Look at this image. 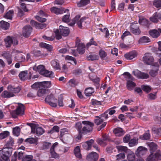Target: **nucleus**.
I'll list each match as a JSON object with an SVG mask.
<instances>
[{
	"label": "nucleus",
	"instance_id": "obj_5",
	"mask_svg": "<svg viewBox=\"0 0 161 161\" xmlns=\"http://www.w3.org/2000/svg\"><path fill=\"white\" fill-rule=\"evenodd\" d=\"M19 105L17 109L11 112V114L14 118H16L18 115H22L24 114V106L23 104L18 103Z\"/></svg>",
	"mask_w": 161,
	"mask_h": 161
},
{
	"label": "nucleus",
	"instance_id": "obj_18",
	"mask_svg": "<svg viewBox=\"0 0 161 161\" xmlns=\"http://www.w3.org/2000/svg\"><path fill=\"white\" fill-rule=\"evenodd\" d=\"M30 23L33 26H35L38 29H42L46 27V25L41 23H38L34 20H31Z\"/></svg>",
	"mask_w": 161,
	"mask_h": 161
},
{
	"label": "nucleus",
	"instance_id": "obj_57",
	"mask_svg": "<svg viewBox=\"0 0 161 161\" xmlns=\"http://www.w3.org/2000/svg\"><path fill=\"white\" fill-rule=\"evenodd\" d=\"M92 45H94L95 46H97L98 45L96 42L94 41L93 38H92L90 40V42L87 43L86 46L88 47Z\"/></svg>",
	"mask_w": 161,
	"mask_h": 161
},
{
	"label": "nucleus",
	"instance_id": "obj_21",
	"mask_svg": "<svg viewBox=\"0 0 161 161\" xmlns=\"http://www.w3.org/2000/svg\"><path fill=\"white\" fill-rule=\"evenodd\" d=\"M51 11L57 14H61L63 13L64 10L62 8H58L56 7H53L51 8Z\"/></svg>",
	"mask_w": 161,
	"mask_h": 161
},
{
	"label": "nucleus",
	"instance_id": "obj_11",
	"mask_svg": "<svg viewBox=\"0 0 161 161\" xmlns=\"http://www.w3.org/2000/svg\"><path fill=\"white\" fill-rule=\"evenodd\" d=\"M98 158V154L93 152L88 154L86 157V159L88 161H97Z\"/></svg>",
	"mask_w": 161,
	"mask_h": 161
},
{
	"label": "nucleus",
	"instance_id": "obj_31",
	"mask_svg": "<svg viewBox=\"0 0 161 161\" xmlns=\"http://www.w3.org/2000/svg\"><path fill=\"white\" fill-rule=\"evenodd\" d=\"M14 96V94L11 91H4L2 93V96L4 97L9 98Z\"/></svg>",
	"mask_w": 161,
	"mask_h": 161
},
{
	"label": "nucleus",
	"instance_id": "obj_40",
	"mask_svg": "<svg viewBox=\"0 0 161 161\" xmlns=\"http://www.w3.org/2000/svg\"><path fill=\"white\" fill-rule=\"evenodd\" d=\"M139 22L141 25H147L148 24V21L145 18H141L139 19Z\"/></svg>",
	"mask_w": 161,
	"mask_h": 161
},
{
	"label": "nucleus",
	"instance_id": "obj_46",
	"mask_svg": "<svg viewBox=\"0 0 161 161\" xmlns=\"http://www.w3.org/2000/svg\"><path fill=\"white\" fill-rule=\"evenodd\" d=\"M46 70L44 66L42 65H40L37 67V71L41 75Z\"/></svg>",
	"mask_w": 161,
	"mask_h": 161
},
{
	"label": "nucleus",
	"instance_id": "obj_53",
	"mask_svg": "<svg viewBox=\"0 0 161 161\" xmlns=\"http://www.w3.org/2000/svg\"><path fill=\"white\" fill-rule=\"evenodd\" d=\"M150 135L149 133H145L142 136H140V138L142 140H147L150 139Z\"/></svg>",
	"mask_w": 161,
	"mask_h": 161
},
{
	"label": "nucleus",
	"instance_id": "obj_4",
	"mask_svg": "<svg viewBox=\"0 0 161 161\" xmlns=\"http://www.w3.org/2000/svg\"><path fill=\"white\" fill-rule=\"evenodd\" d=\"M2 155L1 156L2 159L5 161H9V157L12 153V150L10 147H7L3 149L2 150Z\"/></svg>",
	"mask_w": 161,
	"mask_h": 161
},
{
	"label": "nucleus",
	"instance_id": "obj_54",
	"mask_svg": "<svg viewBox=\"0 0 161 161\" xmlns=\"http://www.w3.org/2000/svg\"><path fill=\"white\" fill-rule=\"evenodd\" d=\"M70 14L69 13L65 15L62 18V20L64 22H68L70 20L69 18Z\"/></svg>",
	"mask_w": 161,
	"mask_h": 161
},
{
	"label": "nucleus",
	"instance_id": "obj_26",
	"mask_svg": "<svg viewBox=\"0 0 161 161\" xmlns=\"http://www.w3.org/2000/svg\"><path fill=\"white\" fill-rule=\"evenodd\" d=\"M136 86V83L133 82L132 80H128L127 82L126 87L129 90H132Z\"/></svg>",
	"mask_w": 161,
	"mask_h": 161
},
{
	"label": "nucleus",
	"instance_id": "obj_50",
	"mask_svg": "<svg viewBox=\"0 0 161 161\" xmlns=\"http://www.w3.org/2000/svg\"><path fill=\"white\" fill-rule=\"evenodd\" d=\"M153 5L156 8L161 7V0H154L153 2Z\"/></svg>",
	"mask_w": 161,
	"mask_h": 161
},
{
	"label": "nucleus",
	"instance_id": "obj_25",
	"mask_svg": "<svg viewBox=\"0 0 161 161\" xmlns=\"http://www.w3.org/2000/svg\"><path fill=\"white\" fill-rule=\"evenodd\" d=\"M12 39L13 37L8 36L4 39L5 46L6 47H10L11 44H13V40H12Z\"/></svg>",
	"mask_w": 161,
	"mask_h": 161
},
{
	"label": "nucleus",
	"instance_id": "obj_6",
	"mask_svg": "<svg viewBox=\"0 0 161 161\" xmlns=\"http://www.w3.org/2000/svg\"><path fill=\"white\" fill-rule=\"evenodd\" d=\"M143 61L148 65H151L153 66L155 63L153 62L154 59L151 54L149 53H145L143 58ZM155 63H156L155 62Z\"/></svg>",
	"mask_w": 161,
	"mask_h": 161
},
{
	"label": "nucleus",
	"instance_id": "obj_59",
	"mask_svg": "<svg viewBox=\"0 0 161 161\" xmlns=\"http://www.w3.org/2000/svg\"><path fill=\"white\" fill-rule=\"evenodd\" d=\"M69 83V85L72 87H75L77 84V82L74 79L70 80Z\"/></svg>",
	"mask_w": 161,
	"mask_h": 161
},
{
	"label": "nucleus",
	"instance_id": "obj_55",
	"mask_svg": "<svg viewBox=\"0 0 161 161\" xmlns=\"http://www.w3.org/2000/svg\"><path fill=\"white\" fill-rule=\"evenodd\" d=\"M20 129L19 127H16L13 129V133L14 135L18 136L19 134Z\"/></svg>",
	"mask_w": 161,
	"mask_h": 161
},
{
	"label": "nucleus",
	"instance_id": "obj_37",
	"mask_svg": "<svg viewBox=\"0 0 161 161\" xmlns=\"http://www.w3.org/2000/svg\"><path fill=\"white\" fill-rule=\"evenodd\" d=\"M40 46L42 47H45L47 49L48 51H51L52 49V47L51 46L46 44L45 43L42 42L40 43Z\"/></svg>",
	"mask_w": 161,
	"mask_h": 161
},
{
	"label": "nucleus",
	"instance_id": "obj_3",
	"mask_svg": "<svg viewBox=\"0 0 161 161\" xmlns=\"http://www.w3.org/2000/svg\"><path fill=\"white\" fill-rule=\"evenodd\" d=\"M82 123L84 125V126L82 127L80 131L81 133L83 134H85L92 131L93 127L94 126L93 123L86 121H83Z\"/></svg>",
	"mask_w": 161,
	"mask_h": 161
},
{
	"label": "nucleus",
	"instance_id": "obj_61",
	"mask_svg": "<svg viewBox=\"0 0 161 161\" xmlns=\"http://www.w3.org/2000/svg\"><path fill=\"white\" fill-rule=\"evenodd\" d=\"M65 59L66 60H71L75 64H77V62L75 59L72 56H66L65 57Z\"/></svg>",
	"mask_w": 161,
	"mask_h": 161
},
{
	"label": "nucleus",
	"instance_id": "obj_43",
	"mask_svg": "<svg viewBox=\"0 0 161 161\" xmlns=\"http://www.w3.org/2000/svg\"><path fill=\"white\" fill-rule=\"evenodd\" d=\"M90 3V0H81L78 5L79 7H82Z\"/></svg>",
	"mask_w": 161,
	"mask_h": 161
},
{
	"label": "nucleus",
	"instance_id": "obj_39",
	"mask_svg": "<svg viewBox=\"0 0 161 161\" xmlns=\"http://www.w3.org/2000/svg\"><path fill=\"white\" fill-rule=\"evenodd\" d=\"M13 14L14 11L10 10L6 13L4 17L8 19H12Z\"/></svg>",
	"mask_w": 161,
	"mask_h": 161
},
{
	"label": "nucleus",
	"instance_id": "obj_62",
	"mask_svg": "<svg viewBox=\"0 0 161 161\" xmlns=\"http://www.w3.org/2000/svg\"><path fill=\"white\" fill-rule=\"evenodd\" d=\"M158 17L157 15H156V13H154L153 16L150 18V20L153 22H157L158 21Z\"/></svg>",
	"mask_w": 161,
	"mask_h": 161
},
{
	"label": "nucleus",
	"instance_id": "obj_49",
	"mask_svg": "<svg viewBox=\"0 0 161 161\" xmlns=\"http://www.w3.org/2000/svg\"><path fill=\"white\" fill-rule=\"evenodd\" d=\"M127 158L129 161H133L135 158V154L131 152L127 155Z\"/></svg>",
	"mask_w": 161,
	"mask_h": 161
},
{
	"label": "nucleus",
	"instance_id": "obj_33",
	"mask_svg": "<svg viewBox=\"0 0 161 161\" xmlns=\"http://www.w3.org/2000/svg\"><path fill=\"white\" fill-rule=\"evenodd\" d=\"M8 90L11 92L13 93H16L19 92L20 90V88L19 87H17L16 88H14L11 86H9L8 87Z\"/></svg>",
	"mask_w": 161,
	"mask_h": 161
},
{
	"label": "nucleus",
	"instance_id": "obj_36",
	"mask_svg": "<svg viewBox=\"0 0 161 161\" xmlns=\"http://www.w3.org/2000/svg\"><path fill=\"white\" fill-rule=\"evenodd\" d=\"M123 75L124 77L127 80V82L128 81V80H133V77L128 72H125Z\"/></svg>",
	"mask_w": 161,
	"mask_h": 161
},
{
	"label": "nucleus",
	"instance_id": "obj_14",
	"mask_svg": "<svg viewBox=\"0 0 161 161\" xmlns=\"http://www.w3.org/2000/svg\"><path fill=\"white\" fill-rule=\"evenodd\" d=\"M94 140L92 139L87 141L83 143L82 145V147L84 149L86 150H89L91 149L92 145L94 143Z\"/></svg>",
	"mask_w": 161,
	"mask_h": 161
},
{
	"label": "nucleus",
	"instance_id": "obj_23",
	"mask_svg": "<svg viewBox=\"0 0 161 161\" xmlns=\"http://www.w3.org/2000/svg\"><path fill=\"white\" fill-rule=\"evenodd\" d=\"M99 58V57L98 55L92 53L88 55L87 57V59L88 60L94 61L98 60Z\"/></svg>",
	"mask_w": 161,
	"mask_h": 161
},
{
	"label": "nucleus",
	"instance_id": "obj_16",
	"mask_svg": "<svg viewBox=\"0 0 161 161\" xmlns=\"http://www.w3.org/2000/svg\"><path fill=\"white\" fill-rule=\"evenodd\" d=\"M151 41L149 38L146 36H143L140 38L138 41V43L142 45H145Z\"/></svg>",
	"mask_w": 161,
	"mask_h": 161
},
{
	"label": "nucleus",
	"instance_id": "obj_24",
	"mask_svg": "<svg viewBox=\"0 0 161 161\" xmlns=\"http://www.w3.org/2000/svg\"><path fill=\"white\" fill-rule=\"evenodd\" d=\"M85 19L84 18H81L78 19L76 23H77L78 27L80 28H82V27L85 26L86 21H85Z\"/></svg>",
	"mask_w": 161,
	"mask_h": 161
},
{
	"label": "nucleus",
	"instance_id": "obj_52",
	"mask_svg": "<svg viewBox=\"0 0 161 161\" xmlns=\"http://www.w3.org/2000/svg\"><path fill=\"white\" fill-rule=\"evenodd\" d=\"M59 128L58 126L55 125L52 128L49 130L48 132V133L52 134L54 132H58L59 131Z\"/></svg>",
	"mask_w": 161,
	"mask_h": 161
},
{
	"label": "nucleus",
	"instance_id": "obj_47",
	"mask_svg": "<svg viewBox=\"0 0 161 161\" xmlns=\"http://www.w3.org/2000/svg\"><path fill=\"white\" fill-rule=\"evenodd\" d=\"M99 54L100 58L102 59H104L107 56L106 53L102 49H101L99 50Z\"/></svg>",
	"mask_w": 161,
	"mask_h": 161
},
{
	"label": "nucleus",
	"instance_id": "obj_22",
	"mask_svg": "<svg viewBox=\"0 0 161 161\" xmlns=\"http://www.w3.org/2000/svg\"><path fill=\"white\" fill-rule=\"evenodd\" d=\"M136 56V52L135 51H132L129 53L125 54V58L127 59H132Z\"/></svg>",
	"mask_w": 161,
	"mask_h": 161
},
{
	"label": "nucleus",
	"instance_id": "obj_12",
	"mask_svg": "<svg viewBox=\"0 0 161 161\" xmlns=\"http://www.w3.org/2000/svg\"><path fill=\"white\" fill-rule=\"evenodd\" d=\"M147 149L142 146L139 147L136 152L137 156L141 157L144 155L147 152Z\"/></svg>",
	"mask_w": 161,
	"mask_h": 161
},
{
	"label": "nucleus",
	"instance_id": "obj_38",
	"mask_svg": "<svg viewBox=\"0 0 161 161\" xmlns=\"http://www.w3.org/2000/svg\"><path fill=\"white\" fill-rule=\"evenodd\" d=\"M41 84V87L44 88H49L51 86V83L50 81H44L40 82Z\"/></svg>",
	"mask_w": 161,
	"mask_h": 161
},
{
	"label": "nucleus",
	"instance_id": "obj_8",
	"mask_svg": "<svg viewBox=\"0 0 161 161\" xmlns=\"http://www.w3.org/2000/svg\"><path fill=\"white\" fill-rule=\"evenodd\" d=\"M76 46H77V51L80 54H83L85 52V45L84 43L80 42L79 39L76 42Z\"/></svg>",
	"mask_w": 161,
	"mask_h": 161
},
{
	"label": "nucleus",
	"instance_id": "obj_42",
	"mask_svg": "<svg viewBox=\"0 0 161 161\" xmlns=\"http://www.w3.org/2000/svg\"><path fill=\"white\" fill-rule=\"evenodd\" d=\"M138 143V139H132L130 140L129 142V145L130 147H133L136 145Z\"/></svg>",
	"mask_w": 161,
	"mask_h": 161
},
{
	"label": "nucleus",
	"instance_id": "obj_51",
	"mask_svg": "<svg viewBox=\"0 0 161 161\" xmlns=\"http://www.w3.org/2000/svg\"><path fill=\"white\" fill-rule=\"evenodd\" d=\"M33 156L31 155H26L24 157L22 161H33L32 160Z\"/></svg>",
	"mask_w": 161,
	"mask_h": 161
},
{
	"label": "nucleus",
	"instance_id": "obj_32",
	"mask_svg": "<svg viewBox=\"0 0 161 161\" xmlns=\"http://www.w3.org/2000/svg\"><path fill=\"white\" fill-rule=\"evenodd\" d=\"M44 76L49 78H53L54 77V73L52 71H49L46 70H45L43 73L42 74Z\"/></svg>",
	"mask_w": 161,
	"mask_h": 161
},
{
	"label": "nucleus",
	"instance_id": "obj_48",
	"mask_svg": "<svg viewBox=\"0 0 161 161\" xmlns=\"http://www.w3.org/2000/svg\"><path fill=\"white\" fill-rule=\"evenodd\" d=\"M9 132L7 131H3L2 133L0 134V139H3L9 136Z\"/></svg>",
	"mask_w": 161,
	"mask_h": 161
},
{
	"label": "nucleus",
	"instance_id": "obj_63",
	"mask_svg": "<svg viewBox=\"0 0 161 161\" xmlns=\"http://www.w3.org/2000/svg\"><path fill=\"white\" fill-rule=\"evenodd\" d=\"M14 144V140L11 137L9 138V140L8 141L6 144V146L8 147H11Z\"/></svg>",
	"mask_w": 161,
	"mask_h": 161
},
{
	"label": "nucleus",
	"instance_id": "obj_30",
	"mask_svg": "<svg viewBox=\"0 0 161 161\" xmlns=\"http://www.w3.org/2000/svg\"><path fill=\"white\" fill-rule=\"evenodd\" d=\"M130 30L135 35H139L140 33V31L138 28L134 25H131Z\"/></svg>",
	"mask_w": 161,
	"mask_h": 161
},
{
	"label": "nucleus",
	"instance_id": "obj_27",
	"mask_svg": "<svg viewBox=\"0 0 161 161\" xmlns=\"http://www.w3.org/2000/svg\"><path fill=\"white\" fill-rule=\"evenodd\" d=\"M28 71H24L21 72L19 74V77L22 80H25L27 78Z\"/></svg>",
	"mask_w": 161,
	"mask_h": 161
},
{
	"label": "nucleus",
	"instance_id": "obj_17",
	"mask_svg": "<svg viewBox=\"0 0 161 161\" xmlns=\"http://www.w3.org/2000/svg\"><path fill=\"white\" fill-rule=\"evenodd\" d=\"M113 132L115 135L118 136H122L125 134L124 131L123 129L119 127L114 129L113 130Z\"/></svg>",
	"mask_w": 161,
	"mask_h": 161
},
{
	"label": "nucleus",
	"instance_id": "obj_41",
	"mask_svg": "<svg viewBox=\"0 0 161 161\" xmlns=\"http://www.w3.org/2000/svg\"><path fill=\"white\" fill-rule=\"evenodd\" d=\"M74 153L75 156L78 158H80L81 155L80 152V148L79 146L76 147L74 150Z\"/></svg>",
	"mask_w": 161,
	"mask_h": 161
},
{
	"label": "nucleus",
	"instance_id": "obj_35",
	"mask_svg": "<svg viewBox=\"0 0 161 161\" xmlns=\"http://www.w3.org/2000/svg\"><path fill=\"white\" fill-rule=\"evenodd\" d=\"M47 90L45 88L39 89L37 92V95L38 97H42L46 94Z\"/></svg>",
	"mask_w": 161,
	"mask_h": 161
},
{
	"label": "nucleus",
	"instance_id": "obj_29",
	"mask_svg": "<svg viewBox=\"0 0 161 161\" xmlns=\"http://www.w3.org/2000/svg\"><path fill=\"white\" fill-rule=\"evenodd\" d=\"M0 26L4 30H7L9 26V24L4 21L0 22Z\"/></svg>",
	"mask_w": 161,
	"mask_h": 161
},
{
	"label": "nucleus",
	"instance_id": "obj_19",
	"mask_svg": "<svg viewBox=\"0 0 161 161\" xmlns=\"http://www.w3.org/2000/svg\"><path fill=\"white\" fill-rule=\"evenodd\" d=\"M150 35L154 38H157L160 35L159 31L156 29L152 30L149 31Z\"/></svg>",
	"mask_w": 161,
	"mask_h": 161
},
{
	"label": "nucleus",
	"instance_id": "obj_7",
	"mask_svg": "<svg viewBox=\"0 0 161 161\" xmlns=\"http://www.w3.org/2000/svg\"><path fill=\"white\" fill-rule=\"evenodd\" d=\"M44 132V129L38 125H36L34 127H31L32 133L36 134L37 136L42 135Z\"/></svg>",
	"mask_w": 161,
	"mask_h": 161
},
{
	"label": "nucleus",
	"instance_id": "obj_58",
	"mask_svg": "<svg viewBox=\"0 0 161 161\" xmlns=\"http://www.w3.org/2000/svg\"><path fill=\"white\" fill-rule=\"evenodd\" d=\"M51 146V143L50 142H44L42 143V148L43 149H48Z\"/></svg>",
	"mask_w": 161,
	"mask_h": 161
},
{
	"label": "nucleus",
	"instance_id": "obj_28",
	"mask_svg": "<svg viewBox=\"0 0 161 161\" xmlns=\"http://www.w3.org/2000/svg\"><path fill=\"white\" fill-rule=\"evenodd\" d=\"M94 92V89L92 87H89L85 89V93L86 96H90Z\"/></svg>",
	"mask_w": 161,
	"mask_h": 161
},
{
	"label": "nucleus",
	"instance_id": "obj_60",
	"mask_svg": "<svg viewBox=\"0 0 161 161\" xmlns=\"http://www.w3.org/2000/svg\"><path fill=\"white\" fill-rule=\"evenodd\" d=\"M100 30L105 34V37L107 38L109 35L108 30L107 28H104L103 29H100Z\"/></svg>",
	"mask_w": 161,
	"mask_h": 161
},
{
	"label": "nucleus",
	"instance_id": "obj_13",
	"mask_svg": "<svg viewBox=\"0 0 161 161\" xmlns=\"http://www.w3.org/2000/svg\"><path fill=\"white\" fill-rule=\"evenodd\" d=\"M32 28L30 25L25 26L23 30V35L25 37H28L31 34Z\"/></svg>",
	"mask_w": 161,
	"mask_h": 161
},
{
	"label": "nucleus",
	"instance_id": "obj_15",
	"mask_svg": "<svg viewBox=\"0 0 161 161\" xmlns=\"http://www.w3.org/2000/svg\"><path fill=\"white\" fill-rule=\"evenodd\" d=\"M154 67L150 71L149 74L152 77L155 76L157 74L159 68V65L158 63H155L153 66Z\"/></svg>",
	"mask_w": 161,
	"mask_h": 161
},
{
	"label": "nucleus",
	"instance_id": "obj_64",
	"mask_svg": "<svg viewBox=\"0 0 161 161\" xmlns=\"http://www.w3.org/2000/svg\"><path fill=\"white\" fill-rule=\"evenodd\" d=\"M141 88L143 91L147 92H150L151 90V87L147 85H142Z\"/></svg>",
	"mask_w": 161,
	"mask_h": 161
},
{
	"label": "nucleus",
	"instance_id": "obj_44",
	"mask_svg": "<svg viewBox=\"0 0 161 161\" xmlns=\"http://www.w3.org/2000/svg\"><path fill=\"white\" fill-rule=\"evenodd\" d=\"M80 15H77L72 20V22L69 24V25L71 26H73L74 24L76 23L77 21L80 18Z\"/></svg>",
	"mask_w": 161,
	"mask_h": 161
},
{
	"label": "nucleus",
	"instance_id": "obj_56",
	"mask_svg": "<svg viewBox=\"0 0 161 161\" xmlns=\"http://www.w3.org/2000/svg\"><path fill=\"white\" fill-rule=\"evenodd\" d=\"M25 142H28L31 144L36 143L37 142V140L36 139L34 138H30L26 139Z\"/></svg>",
	"mask_w": 161,
	"mask_h": 161
},
{
	"label": "nucleus",
	"instance_id": "obj_9",
	"mask_svg": "<svg viewBox=\"0 0 161 161\" xmlns=\"http://www.w3.org/2000/svg\"><path fill=\"white\" fill-rule=\"evenodd\" d=\"M133 74L136 77L140 79H146L149 77V75L146 73L142 72L138 70L133 71Z\"/></svg>",
	"mask_w": 161,
	"mask_h": 161
},
{
	"label": "nucleus",
	"instance_id": "obj_34",
	"mask_svg": "<svg viewBox=\"0 0 161 161\" xmlns=\"http://www.w3.org/2000/svg\"><path fill=\"white\" fill-rule=\"evenodd\" d=\"M52 101L55 102L57 101V99L55 98L52 94H51L47 96L45 99V101L47 103Z\"/></svg>",
	"mask_w": 161,
	"mask_h": 161
},
{
	"label": "nucleus",
	"instance_id": "obj_1",
	"mask_svg": "<svg viewBox=\"0 0 161 161\" xmlns=\"http://www.w3.org/2000/svg\"><path fill=\"white\" fill-rule=\"evenodd\" d=\"M147 145L150 148L151 153L147 158V161H154L161 159V152L160 151H158L154 154L152 153L157 149V145L153 142L148 143Z\"/></svg>",
	"mask_w": 161,
	"mask_h": 161
},
{
	"label": "nucleus",
	"instance_id": "obj_20",
	"mask_svg": "<svg viewBox=\"0 0 161 161\" xmlns=\"http://www.w3.org/2000/svg\"><path fill=\"white\" fill-rule=\"evenodd\" d=\"M51 64L55 70L60 69V67L58 60H53L51 62Z\"/></svg>",
	"mask_w": 161,
	"mask_h": 161
},
{
	"label": "nucleus",
	"instance_id": "obj_45",
	"mask_svg": "<svg viewBox=\"0 0 161 161\" xmlns=\"http://www.w3.org/2000/svg\"><path fill=\"white\" fill-rule=\"evenodd\" d=\"M96 117L97 118V119H95V123L97 125H100L104 120L103 118L99 116H96Z\"/></svg>",
	"mask_w": 161,
	"mask_h": 161
},
{
	"label": "nucleus",
	"instance_id": "obj_2",
	"mask_svg": "<svg viewBox=\"0 0 161 161\" xmlns=\"http://www.w3.org/2000/svg\"><path fill=\"white\" fill-rule=\"evenodd\" d=\"M54 32L56 38L59 40L62 38V36H68L69 33V30L68 27L60 25L59 29H57Z\"/></svg>",
	"mask_w": 161,
	"mask_h": 161
},
{
	"label": "nucleus",
	"instance_id": "obj_10",
	"mask_svg": "<svg viewBox=\"0 0 161 161\" xmlns=\"http://www.w3.org/2000/svg\"><path fill=\"white\" fill-rule=\"evenodd\" d=\"M58 142H56L54 143L51 147L50 150L51 157L56 159L59 158L60 157L59 155L55 151V149L58 146Z\"/></svg>",
	"mask_w": 161,
	"mask_h": 161
}]
</instances>
